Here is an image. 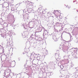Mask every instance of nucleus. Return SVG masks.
<instances>
[{
    "instance_id": "1",
    "label": "nucleus",
    "mask_w": 78,
    "mask_h": 78,
    "mask_svg": "<svg viewBox=\"0 0 78 78\" xmlns=\"http://www.w3.org/2000/svg\"><path fill=\"white\" fill-rule=\"evenodd\" d=\"M26 4L29 6H30V8H29V9L28 10L29 12H32V11L33 10V9L34 7L33 5L32 4H33V3L30 2V1H27L26 2Z\"/></svg>"
},
{
    "instance_id": "2",
    "label": "nucleus",
    "mask_w": 78,
    "mask_h": 78,
    "mask_svg": "<svg viewBox=\"0 0 78 78\" xmlns=\"http://www.w3.org/2000/svg\"><path fill=\"white\" fill-rule=\"evenodd\" d=\"M8 1L9 3L12 4L14 2V0H8Z\"/></svg>"
},
{
    "instance_id": "3",
    "label": "nucleus",
    "mask_w": 78,
    "mask_h": 78,
    "mask_svg": "<svg viewBox=\"0 0 78 78\" xmlns=\"http://www.w3.org/2000/svg\"><path fill=\"white\" fill-rule=\"evenodd\" d=\"M66 7L68 8V9H70V5H67Z\"/></svg>"
},
{
    "instance_id": "4",
    "label": "nucleus",
    "mask_w": 78,
    "mask_h": 78,
    "mask_svg": "<svg viewBox=\"0 0 78 78\" xmlns=\"http://www.w3.org/2000/svg\"><path fill=\"white\" fill-rule=\"evenodd\" d=\"M44 34H47V31H45L44 32Z\"/></svg>"
},
{
    "instance_id": "5",
    "label": "nucleus",
    "mask_w": 78,
    "mask_h": 78,
    "mask_svg": "<svg viewBox=\"0 0 78 78\" xmlns=\"http://www.w3.org/2000/svg\"><path fill=\"white\" fill-rule=\"evenodd\" d=\"M75 4H77V3H78V2H76V1H75L74 2Z\"/></svg>"
},
{
    "instance_id": "6",
    "label": "nucleus",
    "mask_w": 78,
    "mask_h": 78,
    "mask_svg": "<svg viewBox=\"0 0 78 78\" xmlns=\"http://www.w3.org/2000/svg\"><path fill=\"white\" fill-rule=\"evenodd\" d=\"M9 16L8 15V16H7L6 18H7V19H8V18H9Z\"/></svg>"
},
{
    "instance_id": "7",
    "label": "nucleus",
    "mask_w": 78,
    "mask_h": 78,
    "mask_svg": "<svg viewBox=\"0 0 78 78\" xmlns=\"http://www.w3.org/2000/svg\"><path fill=\"white\" fill-rule=\"evenodd\" d=\"M75 8H73V9H72L73 11H74L75 10Z\"/></svg>"
},
{
    "instance_id": "8",
    "label": "nucleus",
    "mask_w": 78,
    "mask_h": 78,
    "mask_svg": "<svg viewBox=\"0 0 78 78\" xmlns=\"http://www.w3.org/2000/svg\"><path fill=\"white\" fill-rule=\"evenodd\" d=\"M75 50H76V51H77V48H74Z\"/></svg>"
},
{
    "instance_id": "9",
    "label": "nucleus",
    "mask_w": 78,
    "mask_h": 78,
    "mask_svg": "<svg viewBox=\"0 0 78 78\" xmlns=\"http://www.w3.org/2000/svg\"><path fill=\"white\" fill-rule=\"evenodd\" d=\"M2 2H3V0H2Z\"/></svg>"
}]
</instances>
